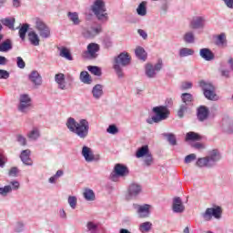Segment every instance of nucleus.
<instances>
[{
    "mask_svg": "<svg viewBox=\"0 0 233 233\" xmlns=\"http://www.w3.org/2000/svg\"><path fill=\"white\" fill-rule=\"evenodd\" d=\"M66 127L70 132L85 139L88 136V131L90 130V124L86 119H81L79 122L76 121L73 117H69L66 121Z\"/></svg>",
    "mask_w": 233,
    "mask_h": 233,
    "instance_id": "f257e3e1",
    "label": "nucleus"
},
{
    "mask_svg": "<svg viewBox=\"0 0 233 233\" xmlns=\"http://www.w3.org/2000/svg\"><path fill=\"white\" fill-rule=\"evenodd\" d=\"M132 57H130V55L128 53H121L117 57L115 58L114 61V70L116 72V75L118 77H123V69L121 66H128L130 65Z\"/></svg>",
    "mask_w": 233,
    "mask_h": 233,
    "instance_id": "f03ea898",
    "label": "nucleus"
},
{
    "mask_svg": "<svg viewBox=\"0 0 233 233\" xmlns=\"http://www.w3.org/2000/svg\"><path fill=\"white\" fill-rule=\"evenodd\" d=\"M153 112L155 116L147 120V123L149 125H154V123H160V121H165V119H167L170 115L168 108L163 106L153 107Z\"/></svg>",
    "mask_w": 233,
    "mask_h": 233,
    "instance_id": "7ed1b4c3",
    "label": "nucleus"
},
{
    "mask_svg": "<svg viewBox=\"0 0 233 233\" xmlns=\"http://www.w3.org/2000/svg\"><path fill=\"white\" fill-rule=\"evenodd\" d=\"M91 10L99 21H108V14H106V7L103 0H96Z\"/></svg>",
    "mask_w": 233,
    "mask_h": 233,
    "instance_id": "20e7f679",
    "label": "nucleus"
},
{
    "mask_svg": "<svg viewBox=\"0 0 233 233\" xmlns=\"http://www.w3.org/2000/svg\"><path fill=\"white\" fill-rule=\"evenodd\" d=\"M199 86L202 88L207 99H209V101H218V95H216V87H214L212 84L201 80L199 81Z\"/></svg>",
    "mask_w": 233,
    "mask_h": 233,
    "instance_id": "39448f33",
    "label": "nucleus"
},
{
    "mask_svg": "<svg viewBox=\"0 0 233 233\" xmlns=\"http://www.w3.org/2000/svg\"><path fill=\"white\" fill-rule=\"evenodd\" d=\"M101 50V46L96 43H90L87 45V50L82 53L84 59H97L98 52Z\"/></svg>",
    "mask_w": 233,
    "mask_h": 233,
    "instance_id": "423d86ee",
    "label": "nucleus"
},
{
    "mask_svg": "<svg viewBox=\"0 0 233 233\" xmlns=\"http://www.w3.org/2000/svg\"><path fill=\"white\" fill-rule=\"evenodd\" d=\"M35 27L39 32L40 37H43L44 39L50 37V27H48V25H46V24L40 18L35 19Z\"/></svg>",
    "mask_w": 233,
    "mask_h": 233,
    "instance_id": "0eeeda50",
    "label": "nucleus"
},
{
    "mask_svg": "<svg viewBox=\"0 0 233 233\" xmlns=\"http://www.w3.org/2000/svg\"><path fill=\"white\" fill-rule=\"evenodd\" d=\"M219 153L218 150L211 151V155L209 157L198 158L197 161L198 167H208L210 165V161H219Z\"/></svg>",
    "mask_w": 233,
    "mask_h": 233,
    "instance_id": "6e6552de",
    "label": "nucleus"
},
{
    "mask_svg": "<svg viewBox=\"0 0 233 233\" xmlns=\"http://www.w3.org/2000/svg\"><path fill=\"white\" fill-rule=\"evenodd\" d=\"M128 174V167L123 164L115 165L114 171L111 173L112 181H116V177H123Z\"/></svg>",
    "mask_w": 233,
    "mask_h": 233,
    "instance_id": "1a4fd4ad",
    "label": "nucleus"
},
{
    "mask_svg": "<svg viewBox=\"0 0 233 233\" xmlns=\"http://www.w3.org/2000/svg\"><path fill=\"white\" fill-rule=\"evenodd\" d=\"M221 208L219 207L217 208H208L206 209V212L204 213V219L206 221H210L213 218H216L217 219H219L221 218Z\"/></svg>",
    "mask_w": 233,
    "mask_h": 233,
    "instance_id": "9d476101",
    "label": "nucleus"
},
{
    "mask_svg": "<svg viewBox=\"0 0 233 233\" xmlns=\"http://www.w3.org/2000/svg\"><path fill=\"white\" fill-rule=\"evenodd\" d=\"M210 115V111L208 110V107L205 106H200L197 109V117L198 121H207L208 119V116Z\"/></svg>",
    "mask_w": 233,
    "mask_h": 233,
    "instance_id": "9b49d317",
    "label": "nucleus"
},
{
    "mask_svg": "<svg viewBox=\"0 0 233 233\" xmlns=\"http://www.w3.org/2000/svg\"><path fill=\"white\" fill-rule=\"evenodd\" d=\"M127 192V199H131L141 192V187L138 184L133 183L129 186Z\"/></svg>",
    "mask_w": 233,
    "mask_h": 233,
    "instance_id": "f8f14e48",
    "label": "nucleus"
},
{
    "mask_svg": "<svg viewBox=\"0 0 233 233\" xmlns=\"http://www.w3.org/2000/svg\"><path fill=\"white\" fill-rule=\"evenodd\" d=\"M173 211L177 214H181V212H185V206L183 205V201L181 198L177 197L173 200Z\"/></svg>",
    "mask_w": 233,
    "mask_h": 233,
    "instance_id": "ddd939ff",
    "label": "nucleus"
},
{
    "mask_svg": "<svg viewBox=\"0 0 233 233\" xmlns=\"http://www.w3.org/2000/svg\"><path fill=\"white\" fill-rule=\"evenodd\" d=\"M199 56L205 61H214V59L216 58V56L214 55L212 50H210L209 48H202V49H200Z\"/></svg>",
    "mask_w": 233,
    "mask_h": 233,
    "instance_id": "4468645a",
    "label": "nucleus"
},
{
    "mask_svg": "<svg viewBox=\"0 0 233 233\" xmlns=\"http://www.w3.org/2000/svg\"><path fill=\"white\" fill-rule=\"evenodd\" d=\"M30 154H32L30 149L23 150L20 154L21 161L24 163V165H27L29 167L32 166L34 163L32 161V158H30Z\"/></svg>",
    "mask_w": 233,
    "mask_h": 233,
    "instance_id": "2eb2a0df",
    "label": "nucleus"
},
{
    "mask_svg": "<svg viewBox=\"0 0 233 233\" xmlns=\"http://www.w3.org/2000/svg\"><path fill=\"white\" fill-rule=\"evenodd\" d=\"M29 79L35 86H40L43 83V79L37 71H32L29 75Z\"/></svg>",
    "mask_w": 233,
    "mask_h": 233,
    "instance_id": "dca6fc26",
    "label": "nucleus"
},
{
    "mask_svg": "<svg viewBox=\"0 0 233 233\" xmlns=\"http://www.w3.org/2000/svg\"><path fill=\"white\" fill-rule=\"evenodd\" d=\"M82 156L85 157L86 161H87V163H90L92 161H94L95 157H94V153L92 152V149H90V147L84 146L82 148Z\"/></svg>",
    "mask_w": 233,
    "mask_h": 233,
    "instance_id": "f3484780",
    "label": "nucleus"
},
{
    "mask_svg": "<svg viewBox=\"0 0 233 233\" xmlns=\"http://www.w3.org/2000/svg\"><path fill=\"white\" fill-rule=\"evenodd\" d=\"M55 81L58 85L60 90H66V82L65 81V74L59 73L55 76Z\"/></svg>",
    "mask_w": 233,
    "mask_h": 233,
    "instance_id": "a211bd4d",
    "label": "nucleus"
},
{
    "mask_svg": "<svg viewBox=\"0 0 233 233\" xmlns=\"http://www.w3.org/2000/svg\"><path fill=\"white\" fill-rule=\"evenodd\" d=\"M137 214L139 218H148L150 214V205L145 204L143 206H138Z\"/></svg>",
    "mask_w": 233,
    "mask_h": 233,
    "instance_id": "6ab92c4d",
    "label": "nucleus"
},
{
    "mask_svg": "<svg viewBox=\"0 0 233 233\" xmlns=\"http://www.w3.org/2000/svg\"><path fill=\"white\" fill-rule=\"evenodd\" d=\"M28 106H30V97L26 95H22L20 96L19 110L25 112V109L28 108Z\"/></svg>",
    "mask_w": 233,
    "mask_h": 233,
    "instance_id": "aec40b11",
    "label": "nucleus"
},
{
    "mask_svg": "<svg viewBox=\"0 0 233 233\" xmlns=\"http://www.w3.org/2000/svg\"><path fill=\"white\" fill-rule=\"evenodd\" d=\"M205 25V18L202 16L195 17L190 23V28L197 29L201 28Z\"/></svg>",
    "mask_w": 233,
    "mask_h": 233,
    "instance_id": "412c9836",
    "label": "nucleus"
},
{
    "mask_svg": "<svg viewBox=\"0 0 233 233\" xmlns=\"http://www.w3.org/2000/svg\"><path fill=\"white\" fill-rule=\"evenodd\" d=\"M0 21L2 25H4V26H7V28H9L10 30H15V28L14 27L15 25V18H3Z\"/></svg>",
    "mask_w": 233,
    "mask_h": 233,
    "instance_id": "4be33fe9",
    "label": "nucleus"
},
{
    "mask_svg": "<svg viewBox=\"0 0 233 233\" xmlns=\"http://www.w3.org/2000/svg\"><path fill=\"white\" fill-rule=\"evenodd\" d=\"M28 39L31 43V45H33L34 46H39V35H37V34L34 31L29 32L28 34Z\"/></svg>",
    "mask_w": 233,
    "mask_h": 233,
    "instance_id": "5701e85b",
    "label": "nucleus"
},
{
    "mask_svg": "<svg viewBox=\"0 0 233 233\" xmlns=\"http://www.w3.org/2000/svg\"><path fill=\"white\" fill-rule=\"evenodd\" d=\"M58 50H60V57H64L65 59H67V61H72V59H74L70 53V49L66 47H59Z\"/></svg>",
    "mask_w": 233,
    "mask_h": 233,
    "instance_id": "b1692460",
    "label": "nucleus"
},
{
    "mask_svg": "<svg viewBox=\"0 0 233 233\" xmlns=\"http://www.w3.org/2000/svg\"><path fill=\"white\" fill-rule=\"evenodd\" d=\"M202 137L196 132H188L186 135V141H201Z\"/></svg>",
    "mask_w": 233,
    "mask_h": 233,
    "instance_id": "393cba45",
    "label": "nucleus"
},
{
    "mask_svg": "<svg viewBox=\"0 0 233 233\" xmlns=\"http://www.w3.org/2000/svg\"><path fill=\"white\" fill-rule=\"evenodd\" d=\"M92 94L96 99H99V97H101V96H103V86H101L99 84L96 85L93 87Z\"/></svg>",
    "mask_w": 233,
    "mask_h": 233,
    "instance_id": "a878e982",
    "label": "nucleus"
},
{
    "mask_svg": "<svg viewBox=\"0 0 233 233\" xmlns=\"http://www.w3.org/2000/svg\"><path fill=\"white\" fill-rule=\"evenodd\" d=\"M12 40L10 39H6L2 44H0V52H8L12 50Z\"/></svg>",
    "mask_w": 233,
    "mask_h": 233,
    "instance_id": "bb28decb",
    "label": "nucleus"
},
{
    "mask_svg": "<svg viewBox=\"0 0 233 233\" xmlns=\"http://www.w3.org/2000/svg\"><path fill=\"white\" fill-rule=\"evenodd\" d=\"M67 16L71 22H73V25H79L81 23V20L79 19V15L76 12H68Z\"/></svg>",
    "mask_w": 233,
    "mask_h": 233,
    "instance_id": "cd10ccee",
    "label": "nucleus"
},
{
    "mask_svg": "<svg viewBox=\"0 0 233 233\" xmlns=\"http://www.w3.org/2000/svg\"><path fill=\"white\" fill-rule=\"evenodd\" d=\"M83 196L86 201H94V199H96V194H94V191L90 188H86Z\"/></svg>",
    "mask_w": 233,
    "mask_h": 233,
    "instance_id": "c85d7f7f",
    "label": "nucleus"
},
{
    "mask_svg": "<svg viewBox=\"0 0 233 233\" xmlns=\"http://www.w3.org/2000/svg\"><path fill=\"white\" fill-rule=\"evenodd\" d=\"M135 54L138 59H142V61H147V51L143 47H137L135 50Z\"/></svg>",
    "mask_w": 233,
    "mask_h": 233,
    "instance_id": "c756f323",
    "label": "nucleus"
},
{
    "mask_svg": "<svg viewBox=\"0 0 233 233\" xmlns=\"http://www.w3.org/2000/svg\"><path fill=\"white\" fill-rule=\"evenodd\" d=\"M80 79L82 83H85L86 85H90L92 83V79L90 78V75L86 71H82L80 74Z\"/></svg>",
    "mask_w": 233,
    "mask_h": 233,
    "instance_id": "7c9ffc66",
    "label": "nucleus"
},
{
    "mask_svg": "<svg viewBox=\"0 0 233 233\" xmlns=\"http://www.w3.org/2000/svg\"><path fill=\"white\" fill-rule=\"evenodd\" d=\"M146 75L147 77H156V69H154V66L152 64H147L146 66Z\"/></svg>",
    "mask_w": 233,
    "mask_h": 233,
    "instance_id": "2f4dec72",
    "label": "nucleus"
},
{
    "mask_svg": "<svg viewBox=\"0 0 233 233\" xmlns=\"http://www.w3.org/2000/svg\"><path fill=\"white\" fill-rule=\"evenodd\" d=\"M163 136H164V137H167L168 143L171 144L173 147H175V145H177V140L176 139V135H174L172 133H164Z\"/></svg>",
    "mask_w": 233,
    "mask_h": 233,
    "instance_id": "473e14b6",
    "label": "nucleus"
},
{
    "mask_svg": "<svg viewBox=\"0 0 233 233\" xmlns=\"http://www.w3.org/2000/svg\"><path fill=\"white\" fill-rule=\"evenodd\" d=\"M30 25L28 24H24L19 29V36L22 41H25V37H26V33L28 32V28Z\"/></svg>",
    "mask_w": 233,
    "mask_h": 233,
    "instance_id": "72a5a7b5",
    "label": "nucleus"
},
{
    "mask_svg": "<svg viewBox=\"0 0 233 233\" xmlns=\"http://www.w3.org/2000/svg\"><path fill=\"white\" fill-rule=\"evenodd\" d=\"M150 153L148 152V146H143L137 151V157H143L144 156H148Z\"/></svg>",
    "mask_w": 233,
    "mask_h": 233,
    "instance_id": "f704fd0d",
    "label": "nucleus"
},
{
    "mask_svg": "<svg viewBox=\"0 0 233 233\" xmlns=\"http://www.w3.org/2000/svg\"><path fill=\"white\" fill-rule=\"evenodd\" d=\"M138 15H147V2L143 1L137 8Z\"/></svg>",
    "mask_w": 233,
    "mask_h": 233,
    "instance_id": "c9c22d12",
    "label": "nucleus"
},
{
    "mask_svg": "<svg viewBox=\"0 0 233 233\" xmlns=\"http://www.w3.org/2000/svg\"><path fill=\"white\" fill-rule=\"evenodd\" d=\"M179 56H180V57H187L188 56H194V50L190 49V48H187V47L181 48L179 50Z\"/></svg>",
    "mask_w": 233,
    "mask_h": 233,
    "instance_id": "e433bc0d",
    "label": "nucleus"
},
{
    "mask_svg": "<svg viewBox=\"0 0 233 233\" xmlns=\"http://www.w3.org/2000/svg\"><path fill=\"white\" fill-rule=\"evenodd\" d=\"M87 37H95L97 34H101V27H92L91 29L86 31Z\"/></svg>",
    "mask_w": 233,
    "mask_h": 233,
    "instance_id": "4c0bfd02",
    "label": "nucleus"
},
{
    "mask_svg": "<svg viewBox=\"0 0 233 233\" xmlns=\"http://www.w3.org/2000/svg\"><path fill=\"white\" fill-rule=\"evenodd\" d=\"M181 99L183 101V103H185L184 105H187V103H192L193 101V97L192 95L190 93H184L181 95Z\"/></svg>",
    "mask_w": 233,
    "mask_h": 233,
    "instance_id": "58836bf2",
    "label": "nucleus"
},
{
    "mask_svg": "<svg viewBox=\"0 0 233 233\" xmlns=\"http://www.w3.org/2000/svg\"><path fill=\"white\" fill-rule=\"evenodd\" d=\"M225 43H227V36L222 33L217 36L216 45H218V46H223Z\"/></svg>",
    "mask_w": 233,
    "mask_h": 233,
    "instance_id": "ea45409f",
    "label": "nucleus"
},
{
    "mask_svg": "<svg viewBox=\"0 0 233 233\" xmlns=\"http://www.w3.org/2000/svg\"><path fill=\"white\" fill-rule=\"evenodd\" d=\"M39 129H37V127H34L33 130L27 135V137L35 141V139H37V137H39Z\"/></svg>",
    "mask_w": 233,
    "mask_h": 233,
    "instance_id": "a19ab883",
    "label": "nucleus"
},
{
    "mask_svg": "<svg viewBox=\"0 0 233 233\" xmlns=\"http://www.w3.org/2000/svg\"><path fill=\"white\" fill-rule=\"evenodd\" d=\"M151 228H152V223L150 222H144L140 225V231L143 233L149 232Z\"/></svg>",
    "mask_w": 233,
    "mask_h": 233,
    "instance_id": "79ce46f5",
    "label": "nucleus"
},
{
    "mask_svg": "<svg viewBox=\"0 0 233 233\" xmlns=\"http://www.w3.org/2000/svg\"><path fill=\"white\" fill-rule=\"evenodd\" d=\"M67 201H68L69 207H71V208L75 209L76 207H77V198L70 196V197H68Z\"/></svg>",
    "mask_w": 233,
    "mask_h": 233,
    "instance_id": "37998d69",
    "label": "nucleus"
},
{
    "mask_svg": "<svg viewBox=\"0 0 233 233\" xmlns=\"http://www.w3.org/2000/svg\"><path fill=\"white\" fill-rule=\"evenodd\" d=\"M87 70H89L94 76H101V68L97 66H89Z\"/></svg>",
    "mask_w": 233,
    "mask_h": 233,
    "instance_id": "c03bdc74",
    "label": "nucleus"
},
{
    "mask_svg": "<svg viewBox=\"0 0 233 233\" xmlns=\"http://www.w3.org/2000/svg\"><path fill=\"white\" fill-rule=\"evenodd\" d=\"M184 41L188 44L194 43V34L191 32L186 33L184 35Z\"/></svg>",
    "mask_w": 233,
    "mask_h": 233,
    "instance_id": "a18cd8bd",
    "label": "nucleus"
},
{
    "mask_svg": "<svg viewBox=\"0 0 233 233\" xmlns=\"http://www.w3.org/2000/svg\"><path fill=\"white\" fill-rule=\"evenodd\" d=\"M187 110H188V107L187 106V105L183 104L180 106L178 111H177V116L178 117H183L185 116V112H187Z\"/></svg>",
    "mask_w": 233,
    "mask_h": 233,
    "instance_id": "49530a36",
    "label": "nucleus"
},
{
    "mask_svg": "<svg viewBox=\"0 0 233 233\" xmlns=\"http://www.w3.org/2000/svg\"><path fill=\"white\" fill-rule=\"evenodd\" d=\"M12 192V187L5 186L4 187H0L1 196H6V194Z\"/></svg>",
    "mask_w": 233,
    "mask_h": 233,
    "instance_id": "de8ad7c7",
    "label": "nucleus"
},
{
    "mask_svg": "<svg viewBox=\"0 0 233 233\" xmlns=\"http://www.w3.org/2000/svg\"><path fill=\"white\" fill-rule=\"evenodd\" d=\"M144 163H145L146 167H150V165H152V163H154V158H152V154L149 153L148 155L146 156Z\"/></svg>",
    "mask_w": 233,
    "mask_h": 233,
    "instance_id": "09e8293b",
    "label": "nucleus"
},
{
    "mask_svg": "<svg viewBox=\"0 0 233 233\" xmlns=\"http://www.w3.org/2000/svg\"><path fill=\"white\" fill-rule=\"evenodd\" d=\"M86 227L90 232H96L97 230V224L94 222H87Z\"/></svg>",
    "mask_w": 233,
    "mask_h": 233,
    "instance_id": "8fccbe9b",
    "label": "nucleus"
},
{
    "mask_svg": "<svg viewBox=\"0 0 233 233\" xmlns=\"http://www.w3.org/2000/svg\"><path fill=\"white\" fill-rule=\"evenodd\" d=\"M106 132H108V134H117L119 130L117 129V127H116L115 125H111L106 129Z\"/></svg>",
    "mask_w": 233,
    "mask_h": 233,
    "instance_id": "3c124183",
    "label": "nucleus"
},
{
    "mask_svg": "<svg viewBox=\"0 0 233 233\" xmlns=\"http://www.w3.org/2000/svg\"><path fill=\"white\" fill-rule=\"evenodd\" d=\"M16 59H17L16 65H17L18 68H25V66H26L25 60H23V58L21 56H18Z\"/></svg>",
    "mask_w": 233,
    "mask_h": 233,
    "instance_id": "603ef678",
    "label": "nucleus"
},
{
    "mask_svg": "<svg viewBox=\"0 0 233 233\" xmlns=\"http://www.w3.org/2000/svg\"><path fill=\"white\" fill-rule=\"evenodd\" d=\"M10 77V73L6 70L0 69V79H8Z\"/></svg>",
    "mask_w": 233,
    "mask_h": 233,
    "instance_id": "864d4df0",
    "label": "nucleus"
},
{
    "mask_svg": "<svg viewBox=\"0 0 233 233\" xmlns=\"http://www.w3.org/2000/svg\"><path fill=\"white\" fill-rule=\"evenodd\" d=\"M195 159H196V154L187 155L185 157V163H192V161H195Z\"/></svg>",
    "mask_w": 233,
    "mask_h": 233,
    "instance_id": "5fc2aeb1",
    "label": "nucleus"
},
{
    "mask_svg": "<svg viewBox=\"0 0 233 233\" xmlns=\"http://www.w3.org/2000/svg\"><path fill=\"white\" fill-rule=\"evenodd\" d=\"M220 76L222 77H226V79H228V77H230V71H228V69H221Z\"/></svg>",
    "mask_w": 233,
    "mask_h": 233,
    "instance_id": "6e6d98bb",
    "label": "nucleus"
},
{
    "mask_svg": "<svg viewBox=\"0 0 233 233\" xmlns=\"http://www.w3.org/2000/svg\"><path fill=\"white\" fill-rule=\"evenodd\" d=\"M17 141H18V143H20V145H22V147L26 146V138H25V137L18 135Z\"/></svg>",
    "mask_w": 233,
    "mask_h": 233,
    "instance_id": "4d7b16f0",
    "label": "nucleus"
},
{
    "mask_svg": "<svg viewBox=\"0 0 233 233\" xmlns=\"http://www.w3.org/2000/svg\"><path fill=\"white\" fill-rule=\"evenodd\" d=\"M188 88H192V83H190V82H182L181 89L182 90H188Z\"/></svg>",
    "mask_w": 233,
    "mask_h": 233,
    "instance_id": "13d9d810",
    "label": "nucleus"
},
{
    "mask_svg": "<svg viewBox=\"0 0 233 233\" xmlns=\"http://www.w3.org/2000/svg\"><path fill=\"white\" fill-rule=\"evenodd\" d=\"M17 172H19L17 167H11L8 174L11 177H15V176H17Z\"/></svg>",
    "mask_w": 233,
    "mask_h": 233,
    "instance_id": "bf43d9fd",
    "label": "nucleus"
},
{
    "mask_svg": "<svg viewBox=\"0 0 233 233\" xmlns=\"http://www.w3.org/2000/svg\"><path fill=\"white\" fill-rule=\"evenodd\" d=\"M137 33L139 35H141V37H143V39H147V37H148V35L143 29H138Z\"/></svg>",
    "mask_w": 233,
    "mask_h": 233,
    "instance_id": "052dcab7",
    "label": "nucleus"
},
{
    "mask_svg": "<svg viewBox=\"0 0 233 233\" xmlns=\"http://www.w3.org/2000/svg\"><path fill=\"white\" fill-rule=\"evenodd\" d=\"M162 67H163V62L158 61V63L155 65L154 70L157 72H159V70H161Z\"/></svg>",
    "mask_w": 233,
    "mask_h": 233,
    "instance_id": "680f3d73",
    "label": "nucleus"
},
{
    "mask_svg": "<svg viewBox=\"0 0 233 233\" xmlns=\"http://www.w3.org/2000/svg\"><path fill=\"white\" fill-rule=\"evenodd\" d=\"M194 148H197V150H203L205 148V146L201 143H196L193 145Z\"/></svg>",
    "mask_w": 233,
    "mask_h": 233,
    "instance_id": "e2e57ef3",
    "label": "nucleus"
},
{
    "mask_svg": "<svg viewBox=\"0 0 233 233\" xmlns=\"http://www.w3.org/2000/svg\"><path fill=\"white\" fill-rule=\"evenodd\" d=\"M228 129L227 132L228 134H233V122L230 121L229 124L227 126Z\"/></svg>",
    "mask_w": 233,
    "mask_h": 233,
    "instance_id": "0e129e2a",
    "label": "nucleus"
},
{
    "mask_svg": "<svg viewBox=\"0 0 233 233\" xmlns=\"http://www.w3.org/2000/svg\"><path fill=\"white\" fill-rule=\"evenodd\" d=\"M11 185L13 187V190H19V182L18 181H13L11 182Z\"/></svg>",
    "mask_w": 233,
    "mask_h": 233,
    "instance_id": "69168bd1",
    "label": "nucleus"
},
{
    "mask_svg": "<svg viewBox=\"0 0 233 233\" xmlns=\"http://www.w3.org/2000/svg\"><path fill=\"white\" fill-rule=\"evenodd\" d=\"M228 8H233V0H223Z\"/></svg>",
    "mask_w": 233,
    "mask_h": 233,
    "instance_id": "338daca9",
    "label": "nucleus"
},
{
    "mask_svg": "<svg viewBox=\"0 0 233 233\" xmlns=\"http://www.w3.org/2000/svg\"><path fill=\"white\" fill-rule=\"evenodd\" d=\"M230 70H233V58L230 56L228 60Z\"/></svg>",
    "mask_w": 233,
    "mask_h": 233,
    "instance_id": "774afa93",
    "label": "nucleus"
}]
</instances>
